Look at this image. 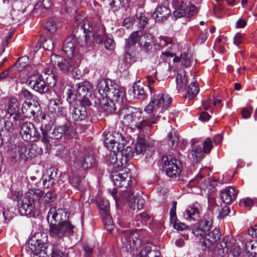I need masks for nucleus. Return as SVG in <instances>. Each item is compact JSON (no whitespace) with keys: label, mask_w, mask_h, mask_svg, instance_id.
Returning <instances> with one entry per match:
<instances>
[{"label":"nucleus","mask_w":257,"mask_h":257,"mask_svg":"<svg viewBox=\"0 0 257 257\" xmlns=\"http://www.w3.org/2000/svg\"><path fill=\"white\" fill-rule=\"evenodd\" d=\"M172 98L167 94L158 93L152 96L151 100L145 107V111L148 114L144 118L142 112L132 106L124 105L121 113L124 114L123 120L126 124L134 126L140 132H150L153 124L158 122L160 114L166 109L172 102Z\"/></svg>","instance_id":"1"},{"label":"nucleus","mask_w":257,"mask_h":257,"mask_svg":"<svg viewBox=\"0 0 257 257\" xmlns=\"http://www.w3.org/2000/svg\"><path fill=\"white\" fill-rule=\"evenodd\" d=\"M97 87L101 98L107 97L121 102L125 96L124 88L109 79L99 80Z\"/></svg>","instance_id":"2"},{"label":"nucleus","mask_w":257,"mask_h":257,"mask_svg":"<svg viewBox=\"0 0 257 257\" xmlns=\"http://www.w3.org/2000/svg\"><path fill=\"white\" fill-rule=\"evenodd\" d=\"M40 194H14V200L17 201L19 210L22 215L34 217L37 211L36 200L37 195Z\"/></svg>","instance_id":"3"},{"label":"nucleus","mask_w":257,"mask_h":257,"mask_svg":"<svg viewBox=\"0 0 257 257\" xmlns=\"http://www.w3.org/2000/svg\"><path fill=\"white\" fill-rule=\"evenodd\" d=\"M47 235L45 233H37L29 240V247L33 254V257H49L47 253Z\"/></svg>","instance_id":"4"},{"label":"nucleus","mask_w":257,"mask_h":257,"mask_svg":"<svg viewBox=\"0 0 257 257\" xmlns=\"http://www.w3.org/2000/svg\"><path fill=\"white\" fill-rule=\"evenodd\" d=\"M51 78L53 79L54 82L53 85H54L56 83V81L53 75H49L46 77V75L43 76L39 72H37L29 76L27 82L33 89L43 94L47 93L49 92L50 86L47 81L49 79Z\"/></svg>","instance_id":"5"},{"label":"nucleus","mask_w":257,"mask_h":257,"mask_svg":"<svg viewBox=\"0 0 257 257\" xmlns=\"http://www.w3.org/2000/svg\"><path fill=\"white\" fill-rule=\"evenodd\" d=\"M76 21L77 20L76 19ZM77 29L76 31H74L73 36L74 43L76 42L80 46H84L90 42L88 37L89 32L92 31L93 29L91 26V21L86 19L82 22H77Z\"/></svg>","instance_id":"6"},{"label":"nucleus","mask_w":257,"mask_h":257,"mask_svg":"<svg viewBox=\"0 0 257 257\" xmlns=\"http://www.w3.org/2000/svg\"><path fill=\"white\" fill-rule=\"evenodd\" d=\"M235 240L230 236H224L221 241L216 245L214 252L219 256H223L227 253L229 249L234 257H237L240 253V248L238 245H234Z\"/></svg>","instance_id":"7"},{"label":"nucleus","mask_w":257,"mask_h":257,"mask_svg":"<svg viewBox=\"0 0 257 257\" xmlns=\"http://www.w3.org/2000/svg\"><path fill=\"white\" fill-rule=\"evenodd\" d=\"M15 150L14 158L25 162L32 159L42 153V149L35 144L28 148L24 144L20 143L16 147Z\"/></svg>","instance_id":"8"},{"label":"nucleus","mask_w":257,"mask_h":257,"mask_svg":"<svg viewBox=\"0 0 257 257\" xmlns=\"http://www.w3.org/2000/svg\"><path fill=\"white\" fill-rule=\"evenodd\" d=\"M162 161L166 174L169 178L175 179L179 177L182 171V165L178 160L169 155L164 156Z\"/></svg>","instance_id":"9"},{"label":"nucleus","mask_w":257,"mask_h":257,"mask_svg":"<svg viewBox=\"0 0 257 257\" xmlns=\"http://www.w3.org/2000/svg\"><path fill=\"white\" fill-rule=\"evenodd\" d=\"M50 61L54 67H57L63 72H68L70 70H73L75 66L79 65L80 59V58L66 59L61 56L52 55Z\"/></svg>","instance_id":"10"},{"label":"nucleus","mask_w":257,"mask_h":257,"mask_svg":"<svg viewBox=\"0 0 257 257\" xmlns=\"http://www.w3.org/2000/svg\"><path fill=\"white\" fill-rule=\"evenodd\" d=\"M172 5L175 9L172 19L176 21L184 16L190 17L197 13L196 7L194 6L187 7L183 0H173Z\"/></svg>","instance_id":"11"},{"label":"nucleus","mask_w":257,"mask_h":257,"mask_svg":"<svg viewBox=\"0 0 257 257\" xmlns=\"http://www.w3.org/2000/svg\"><path fill=\"white\" fill-rule=\"evenodd\" d=\"M73 228V225L68 220L58 224L50 223L49 234L53 238L60 239L65 235L72 234Z\"/></svg>","instance_id":"12"},{"label":"nucleus","mask_w":257,"mask_h":257,"mask_svg":"<svg viewBox=\"0 0 257 257\" xmlns=\"http://www.w3.org/2000/svg\"><path fill=\"white\" fill-rule=\"evenodd\" d=\"M20 135L25 141H36L40 137L34 124L30 122H23L20 125Z\"/></svg>","instance_id":"13"},{"label":"nucleus","mask_w":257,"mask_h":257,"mask_svg":"<svg viewBox=\"0 0 257 257\" xmlns=\"http://www.w3.org/2000/svg\"><path fill=\"white\" fill-rule=\"evenodd\" d=\"M90 194H82L80 196V199L82 202L93 203H95L98 205L100 215L109 213V203L105 198L101 197L99 194H97L96 198H91Z\"/></svg>","instance_id":"14"},{"label":"nucleus","mask_w":257,"mask_h":257,"mask_svg":"<svg viewBox=\"0 0 257 257\" xmlns=\"http://www.w3.org/2000/svg\"><path fill=\"white\" fill-rule=\"evenodd\" d=\"M125 142L122 134L118 132L107 133L104 138V144L105 146L110 151L115 152L117 147L124 144Z\"/></svg>","instance_id":"15"},{"label":"nucleus","mask_w":257,"mask_h":257,"mask_svg":"<svg viewBox=\"0 0 257 257\" xmlns=\"http://www.w3.org/2000/svg\"><path fill=\"white\" fill-rule=\"evenodd\" d=\"M74 134L71 122L67 121L62 125L55 127L49 134L51 139L58 140L64 136L69 138Z\"/></svg>","instance_id":"16"},{"label":"nucleus","mask_w":257,"mask_h":257,"mask_svg":"<svg viewBox=\"0 0 257 257\" xmlns=\"http://www.w3.org/2000/svg\"><path fill=\"white\" fill-rule=\"evenodd\" d=\"M213 214L211 211H208L204 215L202 220L199 225L193 229L192 232L196 236L204 237L206 232L209 231L212 224Z\"/></svg>","instance_id":"17"},{"label":"nucleus","mask_w":257,"mask_h":257,"mask_svg":"<svg viewBox=\"0 0 257 257\" xmlns=\"http://www.w3.org/2000/svg\"><path fill=\"white\" fill-rule=\"evenodd\" d=\"M68 214L66 209L62 208L56 209L55 207H51L48 213L47 219L50 223L58 222V223H60L67 220L66 219L69 218Z\"/></svg>","instance_id":"18"},{"label":"nucleus","mask_w":257,"mask_h":257,"mask_svg":"<svg viewBox=\"0 0 257 257\" xmlns=\"http://www.w3.org/2000/svg\"><path fill=\"white\" fill-rule=\"evenodd\" d=\"M221 236L220 230L218 229L208 231L204 238L202 249L205 250L207 248H209L211 245L215 243L220 238Z\"/></svg>","instance_id":"19"},{"label":"nucleus","mask_w":257,"mask_h":257,"mask_svg":"<svg viewBox=\"0 0 257 257\" xmlns=\"http://www.w3.org/2000/svg\"><path fill=\"white\" fill-rule=\"evenodd\" d=\"M92 31L89 32L88 35L90 41L93 39L97 43H101L104 39L105 29L100 24H94L91 22Z\"/></svg>","instance_id":"20"},{"label":"nucleus","mask_w":257,"mask_h":257,"mask_svg":"<svg viewBox=\"0 0 257 257\" xmlns=\"http://www.w3.org/2000/svg\"><path fill=\"white\" fill-rule=\"evenodd\" d=\"M62 50L66 54L68 58H79L77 55V51L74 43V39L72 37L67 38L64 41Z\"/></svg>","instance_id":"21"},{"label":"nucleus","mask_w":257,"mask_h":257,"mask_svg":"<svg viewBox=\"0 0 257 257\" xmlns=\"http://www.w3.org/2000/svg\"><path fill=\"white\" fill-rule=\"evenodd\" d=\"M135 150L137 154H146V156H151L155 149L149 145L146 140L143 138H139L135 145Z\"/></svg>","instance_id":"22"},{"label":"nucleus","mask_w":257,"mask_h":257,"mask_svg":"<svg viewBox=\"0 0 257 257\" xmlns=\"http://www.w3.org/2000/svg\"><path fill=\"white\" fill-rule=\"evenodd\" d=\"M123 198H125L129 207L133 209L136 208L138 209L143 208L145 201L144 199L137 195L134 194H122Z\"/></svg>","instance_id":"23"},{"label":"nucleus","mask_w":257,"mask_h":257,"mask_svg":"<svg viewBox=\"0 0 257 257\" xmlns=\"http://www.w3.org/2000/svg\"><path fill=\"white\" fill-rule=\"evenodd\" d=\"M115 152H118V157H120L121 160V164L126 165L128 161L133 157L134 152L132 148L129 146H126L124 144L117 147Z\"/></svg>","instance_id":"24"},{"label":"nucleus","mask_w":257,"mask_h":257,"mask_svg":"<svg viewBox=\"0 0 257 257\" xmlns=\"http://www.w3.org/2000/svg\"><path fill=\"white\" fill-rule=\"evenodd\" d=\"M170 10L165 6H158L151 15L156 23H162L167 20L170 14Z\"/></svg>","instance_id":"25"},{"label":"nucleus","mask_w":257,"mask_h":257,"mask_svg":"<svg viewBox=\"0 0 257 257\" xmlns=\"http://www.w3.org/2000/svg\"><path fill=\"white\" fill-rule=\"evenodd\" d=\"M111 179L115 186L123 187H126L128 185V181H130V176L125 171L124 172H117L111 175Z\"/></svg>","instance_id":"26"},{"label":"nucleus","mask_w":257,"mask_h":257,"mask_svg":"<svg viewBox=\"0 0 257 257\" xmlns=\"http://www.w3.org/2000/svg\"><path fill=\"white\" fill-rule=\"evenodd\" d=\"M71 113L72 119L76 124L84 122L88 117L86 109L82 106L73 107Z\"/></svg>","instance_id":"27"},{"label":"nucleus","mask_w":257,"mask_h":257,"mask_svg":"<svg viewBox=\"0 0 257 257\" xmlns=\"http://www.w3.org/2000/svg\"><path fill=\"white\" fill-rule=\"evenodd\" d=\"M113 101V99L107 97L98 98L99 105L107 114H112L115 112L116 107Z\"/></svg>","instance_id":"28"},{"label":"nucleus","mask_w":257,"mask_h":257,"mask_svg":"<svg viewBox=\"0 0 257 257\" xmlns=\"http://www.w3.org/2000/svg\"><path fill=\"white\" fill-rule=\"evenodd\" d=\"M75 88L80 98L91 96L93 92L92 85L88 81H84L76 84Z\"/></svg>","instance_id":"29"},{"label":"nucleus","mask_w":257,"mask_h":257,"mask_svg":"<svg viewBox=\"0 0 257 257\" xmlns=\"http://www.w3.org/2000/svg\"><path fill=\"white\" fill-rule=\"evenodd\" d=\"M153 36L151 34L145 33L139 38V43L140 47L146 52H148L152 48Z\"/></svg>","instance_id":"30"},{"label":"nucleus","mask_w":257,"mask_h":257,"mask_svg":"<svg viewBox=\"0 0 257 257\" xmlns=\"http://www.w3.org/2000/svg\"><path fill=\"white\" fill-rule=\"evenodd\" d=\"M95 163L94 158L93 156L86 157H80L76 158L75 164L79 168L85 170L92 167Z\"/></svg>","instance_id":"31"},{"label":"nucleus","mask_w":257,"mask_h":257,"mask_svg":"<svg viewBox=\"0 0 257 257\" xmlns=\"http://www.w3.org/2000/svg\"><path fill=\"white\" fill-rule=\"evenodd\" d=\"M49 109L50 112L57 116H62L64 113V108L60 99H52L49 103Z\"/></svg>","instance_id":"32"},{"label":"nucleus","mask_w":257,"mask_h":257,"mask_svg":"<svg viewBox=\"0 0 257 257\" xmlns=\"http://www.w3.org/2000/svg\"><path fill=\"white\" fill-rule=\"evenodd\" d=\"M176 88L178 91H184L188 83V80L184 70H180L176 77Z\"/></svg>","instance_id":"33"},{"label":"nucleus","mask_w":257,"mask_h":257,"mask_svg":"<svg viewBox=\"0 0 257 257\" xmlns=\"http://www.w3.org/2000/svg\"><path fill=\"white\" fill-rule=\"evenodd\" d=\"M29 64V58L26 56H24L19 59L16 63L10 68L11 72L17 74L21 71L25 67Z\"/></svg>","instance_id":"34"},{"label":"nucleus","mask_w":257,"mask_h":257,"mask_svg":"<svg viewBox=\"0 0 257 257\" xmlns=\"http://www.w3.org/2000/svg\"><path fill=\"white\" fill-rule=\"evenodd\" d=\"M216 185L215 181H210L208 179L205 180L204 182H202L200 185V189L201 192L204 191L206 193H214L217 190L214 188Z\"/></svg>","instance_id":"35"},{"label":"nucleus","mask_w":257,"mask_h":257,"mask_svg":"<svg viewBox=\"0 0 257 257\" xmlns=\"http://www.w3.org/2000/svg\"><path fill=\"white\" fill-rule=\"evenodd\" d=\"M131 94H133L134 97L138 99H144L146 96V92L143 86L135 84L132 89L129 90Z\"/></svg>","instance_id":"36"},{"label":"nucleus","mask_w":257,"mask_h":257,"mask_svg":"<svg viewBox=\"0 0 257 257\" xmlns=\"http://www.w3.org/2000/svg\"><path fill=\"white\" fill-rule=\"evenodd\" d=\"M122 251L131 252L135 243V241L133 240V236H131L128 234L127 235L125 234L124 237L122 238Z\"/></svg>","instance_id":"37"},{"label":"nucleus","mask_w":257,"mask_h":257,"mask_svg":"<svg viewBox=\"0 0 257 257\" xmlns=\"http://www.w3.org/2000/svg\"><path fill=\"white\" fill-rule=\"evenodd\" d=\"M108 158V162L109 164L113 165V168H118L123 166V164H121V161H120L121 159L120 157H118V152L110 151Z\"/></svg>","instance_id":"38"},{"label":"nucleus","mask_w":257,"mask_h":257,"mask_svg":"<svg viewBox=\"0 0 257 257\" xmlns=\"http://www.w3.org/2000/svg\"><path fill=\"white\" fill-rule=\"evenodd\" d=\"M200 213L199 209L194 204L188 207L184 214V217L186 220H195V216H198Z\"/></svg>","instance_id":"39"},{"label":"nucleus","mask_w":257,"mask_h":257,"mask_svg":"<svg viewBox=\"0 0 257 257\" xmlns=\"http://www.w3.org/2000/svg\"><path fill=\"white\" fill-rule=\"evenodd\" d=\"M135 61V57L132 54V50L126 51V50L125 49L124 53L122 56V62L124 65V69H126L130 68Z\"/></svg>","instance_id":"40"},{"label":"nucleus","mask_w":257,"mask_h":257,"mask_svg":"<svg viewBox=\"0 0 257 257\" xmlns=\"http://www.w3.org/2000/svg\"><path fill=\"white\" fill-rule=\"evenodd\" d=\"M188 95L189 99H192L195 97L198 93L199 88L197 82H193L191 83L187 87H186V89L184 90Z\"/></svg>","instance_id":"41"},{"label":"nucleus","mask_w":257,"mask_h":257,"mask_svg":"<svg viewBox=\"0 0 257 257\" xmlns=\"http://www.w3.org/2000/svg\"><path fill=\"white\" fill-rule=\"evenodd\" d=\"M20 103L18 99L15 97H11L8 102V112L10 115L16 113L19 110Z\"/></svg>","instance_id":"42"},{"label":"nucleus","mask_w":257,"mask_h":257,"mask_svg":"<svg viewBox=\"0 0 257 257\" xmlns=\"http://www.w3.org/2000/svg\"><path fill=\"white\" fill-rule=\"evenodd\" d=\"M138 39V31H135L131 33L128 38L125 40V49L126 51H131L132 47L137 43Z\"/></svg>","instance_id":"43"},{"label":"nucleus","mask_w":257,"mask_h":257,"mask_svg":"<svg viewBox=\"0 0 257 257\" xmlns=\"http://www.w3.org/2000/svg\"><path fill=\"white\" fill-rule=\"evenodd\" d=\"M52 126L50 123L43 124L41 126V131L42 135V140L44 143L49 142V134L51 133Z\"/></svg>","instance_id":"44"},{"label":"nucleus","mask_w":257,"mask_h":257,"mask_svg":"<svg viewBox=\"0 0 257 257\" xmlns=\"http://www.w3.org/2000/svg\"><path fill=\"white\" fill-rule=\"evenodd\" d=\"M204 155V153L200 146L197 145L193 147L191 156L194 161L195 162H199L203 158Z\"/></svg>","instance_id":"45"},{"label":"nucleus","mask_w":257,"mask_h":257,"mask_svg":"<svg viewBox=\"0 0 257 257\" xmlns=\"http://www.w3.org/2000/svg\"><path fill=\"white\" fill-rule=\"evenodd\" d=\"M82 177L79 176L77 172H71L69 176V181L70 184L75 188L79 190V186Z\"/></svg>","instance_id":"46"},{"label":"nucleus","mask_w":257,"mask_h":257,"mask_svg":"<svg viewBox=\"0 0 257 257\" xmlns=\"http://www.w3.org/2000/svg\"><path fill=\"white\" fill-rule=\"evenodd\" d=\"M56 198V194H41L37 195L36 200L38 199L40 203H49L53 201Z\"/></svg>","instance_id":"47"},{"label":"nucleus","mask_w":257,"mask_h":257,"mask_svg":"<svg viewBox=\"0 0 257 257\" xmlns=\"http://www.w3.org/2000/svg\"><path fill=\"white\" fill-rule=\"evenodd\" d=\"M245 249L247 252L250 253L253 257H257V241H250L245 244Z\"/></svg>","instance_id":"48"},{"label":"nucleus","mask_w":257,"mask_h":257,"mask_svg":"<svg viewBox=\"0 0 257 257\" xmlns=\"http://www.w3.org/2000/svg\"><path fill=\"white\" fill-rule=\"evenodd\" d=\"M167 138L171 142V144L169 145L172 147H176L178 145L179 141L178 134L175 129H171V131L168 134Z\"/></svg>","instance_id":"49"},{"label":"nucleus","mask_w":257,"mask_h":257,"mask_svg":"<svg viewBox=\"0 0 257 257\" xmlns=\"http://www.w3.org/2000/svg\"><path fill=\"white\" fill-rule=\"evenodd\" d=\"M67 100L70 104H72L76 100H79L80 96L76 88L68 89L67 91Z\"/></svg>","instance_id":"50"},{"label":"nucleus","mask_w":257,"mask_h":257,"mask_svg":"<svg viewBox=\"0 0 257 257\" xmlns=\"http://www.w3.org/2000/svg\"><path fill=\"white\" fill-rule=\"evenodd\" d=\"M13 130V123L4 118H0V131H6L7 132H12Z\"/></svg>","instance_id":"51"},{"label":"nucleus","mask_w":257,"mask_h":257,"mask_svg":"<svg viewBox=\"0 0 257 257\" xmlns=\"http://www.w3.org/2000/svg\"><path fill=\"white\" fill-rule=\"evenodd\" d=\"M101 216L105 228L108 231H111L113 228V224L110 213H106V215L101 214Z\"/></svg>","instance_id":"52"},{"label":"nucleus","mask_w":257,"mask_h":257,"mask_svg":"<svg viewBox=\"0 0 257 257\" xmlns=\"http://www.w3.org/2000/svg\"><path fill=\"white\" fill-rule=\"evenodd\" d=\"M170 220L171 222L173 224L174 228L177 230L182 231L188 227V226L185 224L181 222L177 219V216L174 218V217H170Z\"/></svg>","instance_id":"53"},{"label":"nucleus","mask_w":257,"mask_h":257,"mask_svg":"<svg viewBox=\"0 0 257 257\" xmlns=\"http://www.w3.org/2000/svg\"><path fill=\"white\" fill-rule=\"evenodd\" d=\"M203 178L204 177L203 175L200 174L198 175L194 179L190 181L187 186L188 190H187V193H191L190 191L192 193L195 192L196 187L195 186L193 187V185L195 183L199 184L200 181H201Z\"/></svg>","instance_id":"54"},{"label":"nucleus","mask_w":257,"mask_h":257,"mask_svg":"<svg viewBox=\"0 0 257 257\" xmlns=\"http://www.w3.org/2000/svg\"><path fill=\"white\" fill-rule=\"evenodd\" d=\"M31 105L32 102L31 101H25L22 107V113L25 114L27 117H32L31 114Z\"/></svg>","instance_id":"55"},{"label":"nucleus","mask_w":257,"mask_h":257,"mask_svg":"<svg viewBox=\"0 0 257 257\" xmlns=\"http://www.w3.org/2000/svg\"><path fill=\"white\" fill-rule=\"evenodd\" d=\"M33 101L31 105L32 116L38 117L41 113L40 105L37 101Z\"/></svg>","instance_id":"56"},{"label":"nucleus","mask_w":257,"mask_h":257,"mask_svg":"<svg viewBox=\"0 0 257 257\" xmlns=\"http://www.w3.org/2000/svg\"><path fill=\"white\" fill-rule=\"evenodd\" d=\"M219 196L225 204H229L236 198L237 194H220Z\"/></svg>","instance_id":"57"},{"label":"nucleus","mask_w":257,"mask_h":257,"mask_svg":"<svg viewBox=\"0 0 257 257\" xmlns=\"http://www.w3.org/2000/svg\"><path fill=\"white\" fill-rule=\"evenodd\" d=\"M46 173L48 175L49 177L53 181L54 183L59 179V176L57 175V170L54 167H51L46 170Z\"/></svg>","instance_id":"58"},{"label":"nucleus","mask_w":257,"mask_h":257,"mask_svg":"<svg viewBox=\"0 0 257 257\" xmlns=\"http://www.w3.org/2000/svg\"><path fill=\"white\" fill-rule=\"evenodd\" d=\"M43 185L44 188L48 189L54 184L53 181L49 177L46 173L44 174L42 177Z\"/></svg>","instance_id":"59"},{"label":"nucleus","mask_w":257,"mask_h":257,"mask_svg":"<svg viewBox=\"0 0 257 257\" xmlns=\"http://www.w3.org/2000/svg\"><path fill=\"white\" fill-rule=\"evenodd\" d=\"M91 98L92 96L80 98L79 101L80 105L79 106H82L83 108H86L87 110L88 108L91 105V102L90 101V99Z\"/></svg>","instance_id":"60"},{"label":"nucleus","mask_w":257,"mask_h":257,"mask_svg":"<svg viewBox=\"0 0 257 257\" xmlns=\"http://www.w3.org/2000/svg\"><path fill=\"white\" fill-rule=\"evenodd\" d=\"M213 148L212 142L209 138H206L203 143V151L204 154H208Z\"/></svg>","instance_id":"61"},{"label":"nucleus","mask_w":257,"mask_h":257,"mask_svg":"<svg viewBox=\"0 0 257 257\" xmlns=\"http://www.w3.org/2000/svg\"><path fill=\"white\" fill-rule=\"evenodd\" d=\"M20 96L22 98L26 99L25 101H31L33 99V94L26 89L23 88L20 93Z\"/></svg>","instance_id":"62"},{"label":"nucleus","mask_w":257,"mask_h":257,"mask_svg":"<svg viewBox=\"0 0 257 257\" xmlns=\"http://www.w3.org/2000/svg\"><path fill=\"white\" fill-rule=\"evenodd\" d=\"M51 257H67V255L65 254L60 249L58 245L54 246L52 251Z\"/></svg>","instance_id":"63"},{"label":"nucleus","mask_w":257,"mask_h":257,"mask_svg":"<svg viewBox=\"0 0 257 257\" xmlns=\"http://www.w3.org/2000/svg\"><path fill=\"white\" fill-rule=\"evenodd\" d=\"M45 28L52 33L55 32L57 29L54 22L51 19L47 21L45 24Z\"/></svg>","instance_id":"64"}]
</instances>
